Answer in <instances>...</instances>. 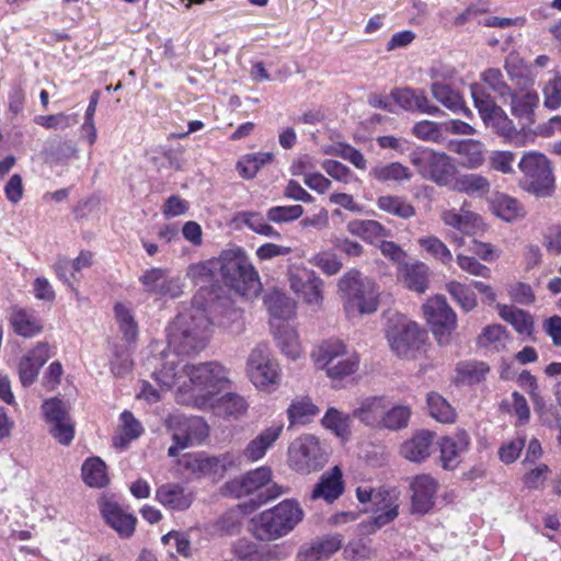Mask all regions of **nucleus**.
Instances as JSON below:
<instances>
[{"mask_svg": "<svg viewBox=\"0 0 561 561\" xmlns=\"http://www.w3.org/2000/svg\"><path fill=\"white\" fill-rule=\"evenodd\" d=\"M287 492V488L272 481V470L266 466L250 470L227 482L222 488L224 495L233 497L254 496L249 503L240 505L243 513L252 512Z\"/></svg>", "mask_w": 561, "mask_h": 561, "instance_id": "1", "label": "nucleus"}, {"mask_svg": "<svg viewBox=\"0 0 561 561\" xmlns=\"http://www.w3.org/2000/svg\"><path fill=\"white\" fill-rule=\"evenodd\" d=\"M218 263L220 276L226 286L243 297H257L262 290L261 279L241 247L231 245L222 250Z\"/></svg>", "mask_w": 561, "mask_h": 561, "instance_id": "2", "label": "nucleus"}, {"mask_svg": "<svg viewBox=\"0 0 561 561\" xmlns=\"http://www.w3.org/2000/svg\"><path fill=\"white\" fill-rule=\"evenodd\" d=\"M304 511L295 500H284L249 522L250 533L261 541H273L287 536L304 518Z\"/></svg>", "mask_w": 561, "mask_h": 561, "instance_id": "3", "label": "nucleus"}, {"mask_svg": "<svg viewBox=\"0 0 561 561\" xmlns=\"http://www.w3.org/2000/svg\"><path fill=\"white\" fill-rule=\"evenodd\" d=\"M339 289L343 294L344 309L348 317L358 312L370 314L379 306V291L375 282L363 276L357 270L346 272L339 280Z\"/></svg>", "mask_w": 561, "mask_h": 561, "instance_id": "4", "label": "nucleus"}, {"mask_svg": "<svg viewBox=\"0 0 561 561\" xmlns=\"http://www.w3.org/2000/svg\"><path fill=\"white\" fill-rule=\"evenodd\" d=\"M249 403L239 394L230 378V371L213 362V416L239 420L248 412Z\"/></svg>", "mask_w": 561, "mask_h": 561, "instance_id": "5", "label": "nucleus"}, {"mask_svg": "<svg viewBox=\"0 0 561 561\" xmlns=\"http://www.w3.org/2000/svg\"><path fill=\"white\" fill-rule=\"evenodd\" d=\"M385 335L391 351L397 356L410 358L420 350L426 333L407 316L393 312L387 318Z\"/></svg>", "mask_w": 561, "mask_h": 561, "instance_id": "6", "label": "nucleus"}, {"mask_svg": "<svg viewBox=\"0 0 561 561\" xmlns=\"http://www.w3.org/2000/svg\"><path fill=\"white\" fill-rule=\"evenodd\" d=\"M356 499L373 514L371 525L379 529L392 523L399 515L400 491L396 488L373 489L360 485L356 489Z\"/></svg>", "mask_w": 561, "mask_h": 561, "instance_id": "7", "label": "nucleus"}, {"mask_svg": "<svg viewBox=\"0 0 561 561\" xmlns=\"http://www.w3.org/2000/svg\"><path fill=\"white\" fill-rule=\"evenodd\" d=\"M471 96L476 108L479 112L484 124L491 127L497 135L507 142L515 146H523L524 135H522L506 113L495 104L494 100L485 93L482 85L473 83L470 85Z\"/></svg>", "mask_w": 561, "mask_h": 561, "instance_id": "8", "label": "nucleus"}, {"mask_svg": "<svg viewBox=\"0 0 561 561\" xmlns=\"http://www.w3.org/2000/svg\"><path fill=\"white\" fill-rule=\"evenodd\" d=\"M409 159L422 178L434 182L438 186L449 187L457 173L451 158L445 152L420 147L410 152Z\"/></svg>", "mask_w": 561, "mask_h": 561, "instance_id": "9", "label": "nucleus"}, {"mask_svg": "<svg viewBox=\"0 0 561 561\" xmlns=\"http://www.w3.org/2000/svg\"><path fill=\"white\" fill-rule=\"evenodd\" d=\"M524 175L523 186L538 197L550 196L554 190V176L548 158L538 151H528L519 160Z\"/></svg>", "mask_w": 561, "mask_h": 561, "instance_id": "10", "label": "nucleus"}, {"mask_svg": "<svg viewBox=\"0 0 561 561\" xmlns=\"http://www.w3.org/2000/svg\"><path fill=\"white\" fill-rule=\"evenodd\" d=\"M247 375L259 391L272 393L278 388L282 371L267 345L259 344L251 351L247 360Z\"/></svg>", "mask_w": 561, "mask_h": 561, "instance_id": "11", "label": "nucleus"}, {"mask_svg": "<svg viewBox=\"0 0 561 561\" xmlns=\"http://www.w3.org/2000/svg\"><path fill=\"white\" fill-rule=\"evenodd\" d=\"M288 282L290 289L306 305L319 310L323 304V280L317 273L302 264L288 268Z\"/></svg>", "mask_w": 561, "mask_h": 561, "instance_id": "12", "label": "nucleus"}, {"mask_svg": "<svg viewBox=\"0 0 561 561\" xmlns=\"http://www.w3.org/2000/svg\"><path fill=\"white\" fill-rule=\"evenodd\" d=\"M288 460L290 467L300 473L317 471L325 463L320 443L311 434L301 435L290 444Z\"/></svg>", "mask_w": 561, "mask_h": 561, "instance_id": "13", "label": "nucleus"}, {"mask_svg": "<svg viewBox=\"0 0 561 561\" xmlns=\"http://www.w3.org/2000/svg\"><path fill=\"white\" fill-rule=\"evenodd\" d=\"M423 314L439 344L448 342L450 333L456 329L457 316L448 306L445 297L435 296L423 305Z\"/></svg>", "mask_w": 561, "mask_h": 561, "instance_id": "14", "label": "nucleus"}, {"mask_svg": "<svg viewBox=\"0 0 561 561\" xmlns=\"http://www.w3.org/2000/svg\"><path fill=\"white\" fill-rule=\"evenodd\" d=\"M42 411L50 435L61 445L68 446L75 438V423L69 415L66 403L51 398L44 401Z\"/></svg>", "mask_w": 561, "mask_h": 561, "instance_id": "15", "label": "nucleus"}, {"mask_svg": "<svg viewBox=\"0 0 561 561\" xmlns=\"http://www.w3.org/2000/svg\"><path fill=\"white\" fill-rule=\"evenodd\" d=\"M139 283L144 291L157 298H178L183 293V283L179 276H171L169 271L151 267L142 272Z\"/></svg>", "mask_w": 561, "mask_h": 561, "instance_id": "16", "label": "nucleus"}, {"mask_svg": "<svg viewBox=\"0 0 561 561\" xmlns=\"http://www.w3.org/2000/svg\"><path fill=\"white\" fill-rule=\"evenodd\" d=\"M470 436L463 430L451 435L443 436L438 440L439 462L443 469L454 470L461 462L462 455L469 449Z\"/></svg>", "mask_w": 561, "mask_h": 561, "instance_id": "17", "label": "nucleus"}, {"mask_svg": "<svg viewBox=\"0 0 561 561\" xmlns=\"http://www.w3.org/2000/svg\"><path fill=\"white\" fill-rule=\"evenodd\" d=\"M438 483L430 474H420L412 479L411 490V513L424 515L428 513L435 503Z\"/></svg>", "mask_w": 561, "mask_h": 561, "instance_id": "18", "label": "nucleus"}, {"mask_svg": "<svg viewBox=\"0 0 561 561\" xmlns=\"http://www.w3.org/2000/svg\"><path fill=\"white\" fill-rule=\"evenodd\" d=\"M342 547V535H325L300 546L296 561H328Z\"/></svg>", "mask_w": 561, "mask_h": 561, "instance_id": "19", "label": "nucleus"}, {"mask_svg": "<svg viewBox=\"0 0 561 561\" xmlns=\"http://www.w3.org/2000/svg\"><path fill=\"white\" fill-rule=\"evenodd\" d=\"M390 98L407 112H420L432 116H438L442 113L439 107L432 104L425 92L420 89H394L391 91Z\"/></svg>", "mask_w": 561, "mask_h": 561, "instance_id": "20", "label": "nucleus"}, {"mask_svg": "<svg viewBox=\"0 0 561 561\" xmlns=\"http://www.w3.org/2000/svg\"><path fill=\"white\" fill-rule=\"evenodd\" d=\"M9 323L16 335L25 339L35 337L44 330V322L39 313L32 308L21 306L11 308Z\"/></svg>", "mask_w": 561, "mask_h": 561, "instance_id": "21", "label": "nucleus"}, {"mask_svg": "<svg viewBox=\"0 0 561 561\" xmlns=\"http://www.w3.org/2000/svg\"><path fill=\"white\" fill-rule=\"evenodd\" d=\"M194 493L179 483L168 482L156 490L154 500L170 511L183 512L194 502Z\"/></svg>", "mask_w": 561, "mask_h": 561, "instance_id": "22", "label": "nucleus"}, {"mask_svg": "<svg viewBox=\"0 0 561 561\" xmlns=\"http://www.w3.org/2000/svg\"><path fill=\"white\" fill-rule=\"evenodd\" d=\"M49 358L50 352L47 343H37L28 351L19 363L21 383L25 387L31 386L36 380L39 369Z\"/></svg>", "mask_w": 561, "mask_h": 561, "instance_id": "23", "label": "nucleus"}, {"mask_svg": "<svg viewBox=\"0 0 561 561\" xmlns=\"http://www.w3.org/2000/svg\"><path fill=\"white\" fill-rule=\"evenodd\" d=\"M186 374L191 381V398L193 404L206 409L209 405L210 390V366L208 363L186 366Z\"/></svg>", "mask_w": 561, "mask_h": 561, "instance_id": "24", "label": "nucleus"}, {"mask_svg": "<svg viewBox=\"0 0 561 561\" xmlns=\"http://www.w3.org/2000/svg\"><path fill=\"white\" fill-rule=\"evenodd\" d=\"M283 431V422H273L248 443L243 456L252 462L261 460L280 437Z\"/></svg>", "mask_w": 561, "mask_h": 561, "instance_id": "25", "label": "nucleus"}, {"mask_svg": "<svg viewBox=\"0 0 561 561\" xmlns=\"http://www.w3.org/2000/svg\"><path fill=\"white\" fill-rule=\"evenodd\" d=\"M100 511L106 524L111 526L122 538L130 537L135 531L136 517L124 512L115 502L102 501Z\"/></svg>", "mask_w": 561, "mask_h": 561, "instance_id": "26", "label": "nucleus"}, {"mask_svg": "<svg viewBox=\"0 0 561 561\" xmlns=\"http://www.w3.org/2000/svg\"><path fill=\"white\" fill-rule=\"evenodd\" d=\"M433 442L434 433L426 430L417 431L401 445L400 454L409 461L421 462L431 455Z\"/></svg>", "mask_w": 561, "mask_h": 561, "instance_id": "27", "label": "nucleus"}, {"mask_svg": "<svg viewBox=\"0 0 561 561\" xmlns=\"http://www.w3.org/2000/svg\"><path fill=\"white\" fill-rule=\"evenodd\" d=\"M432 96L444 107L455 114H462L466 117H472V112L465 104L462 95L449 83L435 81L431 84Z\"/></svg>", "mask_w": 561, "mask_h": 561, "instance_id": "28", "label": "nucleus"}, {"mask_svg": "<svg viewBox=\"0 0 561 561\" xmlns=\"http://www.w3.org/2000/svg\"><path fill=\"white\" fill-rule=\"evenodd\" d=\"M442 221L463 234H472L482 226L481 217L467 209L463 204L460 210L445 209L440 214Z\"/></svg>", "mask_w": 561, "mask_h": 561, "instance_id": "29", "label": "nucleus"}, {"mask_svg": "<svg viewBox=\"0 0 561 561\" xmlns=\"http://www.w3.org/2000/svg\"><path fill=\"white\" fill-rule=\"evenodd\" d=\"M169 348L178 355L191 356L204 350L206 342L199 339L195 333L180 331L174 323L168 331Z\"/></svg>", "mask_w": 561, "mask_h": 561, "instance_id": "30", "label": "nucleus"}, {"mask_svg": "<svg viewBox=\"0 0 561 561\" xmlns=\"http://www.w3.org/2000/svg\"><path fill=\"white\" fill-rule=\"evenodd\" d=\"M386 401L387 397L385 396H371L364 398L359 402V405L353 410V416L358 419L366 426L379 430Z\"/></svg>", "mask_w": 561, "mask_h": 561, "instance_id": "31", "label": "nucleus"}, {"mask_svg": "<svg viewBox=\"0 0 561 561\" xmlns=\"http://www.w3.org/2000/svg\"><path fill=\"white\" fill-rule=\"evenodd\" d=\"M342 471L337 466L321 476L316 484L311 497L323 499L328 503L334 502L343 493Z\"/></svg>", "mask_w": 561, "mask_h": 561, "instance_id": "32", "label": "nucleus"}, {"mask_svg": "<svg viewBox=\"0 0 561 561\" xmlns=\"http://www.w3.org/2000/svg\"><path fill=\"white\" fill-rule=\"evenodd\" d=\"M449 187L471 197H482L491 187L490 181L478 173L455 174Z\"/></svg>", "mask_w": 561, "mask_h": 561, "instance_id": "33", "label": "nucleus"}, {"mask_svg": "<svg viewBox=\"0 0 561 561\" xmlns=\"http://www.w3.org/2000/svg\"><path fill=\"white\" fill-rule=\"evenodd\" d=\"M319 412V408L312 402L310 397L298 396L294 398L286 410L289 427L298 424H309Z\"/></svg>", "mask_w": 561, "mask_h": 561, "instance_id": "34", "label": "nucleus"}, {"mask_svg": "<svg viewBox=\"0 0 561 561\" xmlns=\"http://www.w3.org/2000/svg\"><path fill=\"white\" fill-rule=\"evenodd\" d=\"M268 313L273 320L287 321L296 316V302L285 293L274 289L264 298Z\"/></svg>", "mask_w": 561, "mask_h": 561, "instance_id": "35", "label": "nucleus"}, {"mask_svg": "<svg viewBox=\"0 0 561 561\" xmlns=\"http://www.w3.org/2000/svg\"><path fill=\"white\" fill-rule=\"evenodd\" d=\"M272 325L277 347L282 354L293 360L299 358L302 354V347L296 329L285 324L276 325L274 322Z\"/></svg>", "mask_w": 561, "mask_h": 561, "instance_id": "36", "label": "nucleus"}, {"mask_svg": "<svg viewBox=\"0 0 561 561\" xmlns=\"http://www.w3.org/2000/svg\"><path fill=\"white\" fill-rule=\"evenodd\" d=\"M412 415L411 408L403 403H393L387 398L379 430L400 431L408 427Z\"/></svg>", "mask_w": 561, "mask_h": 561, "instance_id": "37", "label": "nucleus"}, {"mask_svg": "<svg viewBox=\"0 0 561 561\" xmlns=\"http://www.w3.org/2000/svg\"><path fill=\"white\" fill-rule=\"evenodd\" d=\"M346 230L368 243H375L390 234V231L379 221L371 219L352 220L346 225Z\"/></svg>", "mask_w": 561, "mask_h": 561, "instance_id": "38", "label": "nucleus"}, {"mask_svg": "<svg viewBox=\"0 0 561 561\" xmlns=\"http://www.w3.org/2000/svg\"><path fill=\"white\" fill-rule=\"evenodd\" d=\"M346 353V345L343 341L331 339L320 343L311 356L317 367L324 370L333 362L345 356Z\"/></svg>", "mask_w": 561, "mask_h": 561, "instance_id": "39", "label": "nucleus"}, {"mask_svg": "<svg viewBox=\"0 0 561 561\" xmlns=\"http://www.w3.org/2000/svg\"><path fill=\"white\" fill-rule=\"evenodd\" d=\"M369 175L381 183H404L412 179L413 173L407 165L400 162H390L373 167Z\"/></svg>", "mask_w": 561, "mask_h": 561, "instance_id": "40", "label": "nucleus"}, {"mask_svg": "<svg viewBox=\"0 0 561 561\" xmlns=\"http://www.w3.org/2000/svg\"><path fill=\"white\" fill-rule=\"evenodd\" d=\"M510 335L501 324H491L483 328L477 337V345L491 352H501L506 348Z\"/></svg>", "mask_w": 561, "mask_h": 561, "instance_id": "41", "label": "nucleus"}, {"mask_svg": "<svg viewBox=\"0 0 561 561\" xmlns=\"http://www.w3.org/2000/svg\"><path fill=\"white\" fill-rule=\"evenodd\" d=\"M233 221L238 225H244L253 232L273 238L280 239V233L267 222L261 213L256 211H241L234 216Z\"/></svg>", "mask_w": 561, "mask_h": 561, "instance_id": "42", "label": "nucleus"}, {"mask_svg": "<svg viewBox=\"0 0 561 561\" xmlns=\"http://www.w3.org/2000/svg\"><path fill=\"white\" fill-rule=\"evenodd\" d=\"M81 474L84 483L90 488H104L110 480L107 467L99 457L85 459L81 467Z\"/></svg>", "mask_w": 561, "mask_h": 561, "instance_id": "43", "label": "nucleus"}, {"mask_svg": "<svg viewBox=\"0 0 561 561\" xmlns=\"http://www.w3.org/2000/svg\"><path fill=\"white\" fill-rule=\"evenodd\" d=\"M497 310L500 317L508 322L518 333L531 334L534 321L528 312L507 305H497Z\"/></svg>", "mask_w": 561, "mask_h": 561, "instance_id": "44", "label": "nucleus"}, {"mask_svg": "<svg viewBox=\"0 0 561 561\" xmlns=\"http://www.w3.org/2000/svg\"><path fill=\"white\" fill-rule=\"evenodd\" d=\"M114 314L124 340L127 343H134L138 337L139 330L133 309L123 302H117L114 306Z\"/></svg>", "mask_w": 561, "mask_h": 561, "instance_id": "45", "label": "nucleus"}, {"mask_svg": "<svg viewBox=\"0 0 561 561\" xmlns=\"http://www.w3.org/2000/svg\"><path fill=\"white\" fill-rule=\"evenodd\" d=\"M453 150L462 158V165L467 169H478L484 161L482 145L478 140L457 141Z\"/></svg>", "mask_w": 561, "mask_h": 561, "instance_id": "46", "label": "nucleus"}, {"mask_svg": "<svg viewBox=\"0 0 561 561\" xmlns=\"http://www.w3.org/2000/svg\"><path fill=\"white\" fill-rule=\"evenodd\" d=\"M377 207L401 219H409L415 215V208L404 197L397 195L379 196Z\"/></svg>", "mask_w": 561, "mask_h": 561, "instance_id": "47", "label": "nucleus"}, {"mask_svg": "<svg viewBox=\"0 0 561 561\" xmlns=\"http://www.w3.org/2000/svg\"><path fill=\"white\" fill-rule=\"evenodd\" d=\"M430 415L439 423L451 424L456 421V411L439 393L431 392L426 398Z\"/></svg>", "mask_w": 561, "mask_h": 561, "instance_id": "48", "label": "nucleus"}, {"mask_svg": "<svg viewBox=\"0 0 561 561\" xmlns=\"http://www.w3.org/2000/svg\"><path fill=\"white\" fill-rule=\"evenodd\" d=\"M492 213L501 219L511 222L523 216L518 202L505 194H497L491 202Z\"/></svg>", "mask_w": 561, "mask_h": 561, "instance_id": "49", "label": "nucleus"}, {"mask_svg": "<svg viewBox=\"0 0 561 561\" xmlns=\"http://www.w3.org/2000/svg\"><path fill=\"white\" fill-rule=\"evenodd\" d=\"M405 286L417 293H424L428 285V267L421 262L407 264L402 268Z\"/></svg>", "mask_w": 561, "mask_h": 561, "instance_id": "50", "label": "nucleus"}, {"mask_svg": "<svg viewBox=\"0 0 561 561\" xmlns=\"http://www.w3.org/2000/svg\"><path fill=\"white\" fill-rule=\"evenodd\" d=\"M506 98L511 99V112L515 117L530 121L534 108L539 102L538 94L535 91H527L522 94L511 92V95Z\"/></svg>", "mask_w": 561, "mask_h": 561, "instance_id": "51", "label": "nucleus"}, {"mask_svg": "<svg viewBox=\"0 0 561 561\" xmlns=\"http://www.w3.org/2000/svg\"><path fill=\"white\" fill-rule=\"evenodd\" d=\"M273 160L271 152H255L244 154L237 163L240 175L244 179H253L259 170Z\"/></svg>", "mask_w": 561, "mask_h": 561, "instance_id": "52", "label": "nucleus"}, {"mask_svg": "<svg viewBox=\"0 0 561 561\" xmlns=\"http://www.w3.org/2000/svg\"><path fill=\"white\" fill-rule=\"evenodd\" d=\"M489 370L483 362H461L456 368L457 379L468 385L478 383L485 378Z\"/></svg>", "mask_w": 561, "mask_h": 561, "instance_id": "53", "label": "nucleus"}, {"mask_svg": "<svg viewBox=\"0 0 561 561\" xmlns=\"http://www.w3.org/2000/svg\"><path fill=\"white\" fill-rule=\"evenodd\" d=\"M322 425L332 431L342 440L350 435V415H346L335 408H330L322 419Z\"/></svg>", "mask_w": 561, "mask_h": 561, "instance_id": "54", "label": "nucleus"}, {"mask_svg": "<svg viewBox=\"0 0 561 561\" xmlns=\"http://www.w3.org/2000/svg\"><path fill=\"white\" fill-rule=\"evenodd\" d=\"M420 247L433 259L444 265L453 262V254L447 245L435 236H426L419 239Z\"/></svg>", "mask_w": 561, "mask_h": 561, "instance_id": "55", "label": "nucleus"}, {"mask_svg": "<svg viewBox=\"0 0 561 561\" xmlns=\"http://www.w3.org/2000/svg\"><path fill=\"white\" fill-rule=\"evenodd\" d=\"M359 357L356 353L347 352L345 356L340 357L328 366L324 370L332 379H341L354 374L358 369Z\"/></svg>", "mask_w": 561, "mask_h": 561, "instance_id": "56", "label": "nucleus"}, {"mask_svg": "<svg viewBox=\"0 0 561 561\" xmlns=\"http://www.w3.org/2000/svg\"><path fill=\"white\" fill-rule=\"evenodd\" d=\"M215 320L220 327L231 328L241 320V311L228 300L213 301V323Z\"/></svg>", "mask_w": 561, "mask_h": 561, "instance_id": "57", "label": "nucleus"}, {"mask_svg": "<svg viewBox=\"0 0 561 561\" xmlns=\"http://www.w3.org/2000/svg\"><path fill=\"white\" fill-rule=\"evenodd\" d=\"M446 288L465 311H471L477 307L478 301L474 293L465 284L453 280L446 285Z\"/></svg>", "mask_w": 561, "mask_h": 561, "instance_id": "58", "label": "nucleus"}, {"mask_svg": "<svg viewBox=\"0 0 561 561\" xmlns=\"http://www.w3.org/2000/svg\"><path fill=\"white\" fill-rule=\"evenodd\" d=\"M374 556L370 542L364 538L353 539L343 547V557L348 561H365Z\"/></svg>", "mask_w": 561, "mask_h": 561, "instance_id": "59", "label": "nucleus"}, {"mask_svg": "<svg viewBox=\"0 0 561 561\" xmlns=\"http://www.w3.org/2000/svg\"><path fill=\"white\" fill-rule=\"evenodd\" d=\"M34 122L47 129H66L78 123V114L58 113L53 115H38Z\"/></svg>", "mask_w": 561, "mask_h": 561, "instance_id": "60", "label": "nucleus"}, {"mask_svg": "<svg viewBox=\"0 0 561 561\" xmlns=\"http://www.w3.org/2000/svg\"><path fill=\"white\" fill-rule=\"evenodd\" d=\"M304 214L301 205L273 206L267 209L266 218L274 224L291 222L300 218Z\"/></svg>", "mask_w": 561, "mask_h": 561, "instance_id": "61", "label": "nucleus"}, {"mask_svg": "<svg viewBox=\"0 0 561 561\" xmlns=\"http://www.w3.org/2000/svg\"><path fill=\"white\" fill-rule=\"evenodd\" d=\"M121 437L119 444L122 446H126L130 440L138 438L142 432V425L138 420L135 419L131 412L124 411L121 414Z\"/></svg>", "mask_w": 561, "mask_h": 561, "instance_id": "62", "label": "nucleus"}, {"mask_svg": "<svg viewBox=\"0 0 561 561\" xmlns=\"http://www.w3.org/2000/svg\"><path fill=\"white\" fill-rule=\"evenodd\" d=\"M308 262L320 268L325 275L332 276L337 274L342 268V262L331 252L323 251L312 255Z\"/></svg>", "mask_w": 561, "mask_h": 561, "instance_id": "63", "label": "nucleus"}, {"mask_svg": "<svg viewBox=\"0 0 561 561\" xmlns=\"http://www.w3.org/2000/svg\"><path fill=\"white\" fill-rule=\"evenodd\" d=\"M481 79L500 98L505 99L507 95H511V88L504 81L500 69H486L481 73Z\"/></svg>", "mask_w": 561, "mask_h": 561, "instance_id": "64", "label": "nucleus"}]
</instances>
